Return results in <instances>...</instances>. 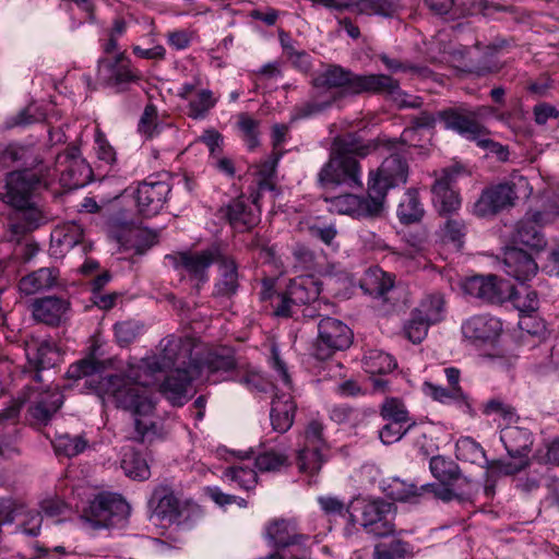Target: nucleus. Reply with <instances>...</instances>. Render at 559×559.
Instances as JSON below:
<instances>
[{"instance_id": "nucleus-1", "label": "nucleus", "mask_w": 559, "mask_h": 559, "mask_svg": "<svg viewBox=\"0 0 559 559\" xmlns=\"http://www.w3.org/2000/svg\"><path fill=\"white\" fill-rule=\"evenodd\" d=\"M91 388L103 400L117 408L129 412L133 417L131 440L151 443L160 436L157 423L156 401L140 383L126 374H108L90 381Z\"/></svg>"}, {"instance_id": "nucleus-2", "label": "nucleus", "mask_w": 559, "mask_h": 559, "mask_svg": "<svg viewBox=\"0 0 559 559\" xmlns=\"http://www.w3.org/2000/svg\"><path fill=\"white\" fill-rule=\"evenodd\" d=\"M349 521L359 524L374 538H386L396 533L397 507L383 498H356L347 507Z\"/></svg>"}, {"instance_id": "nucleus-3", "label": "nucleus", "mask_w": 559, "mask_h": 559, "mask_svg": "<svg viewBox=\"0 0 559 559\" xmlns=\"http://www.w3.org/2000/svg\"><path fill=\"white\" fill-rule=\"evenodd\" d=\"M152 514L162 522L181 524L198 520L202 515L199 504L185 500L181 501L174 488L167 483L155 486L148 500Z\"/></svg>"}, {"instance_id": "nucleus-4", "label": "nucleus", "mask_w": 559, "mask_h": 559, "mask_svg": "<svg viewBox=\"0 0 559 559\" xmlns=\"http://www.w3.org/2000/svg\"><path fill=\"white\" fill-rule=\"evenodd\" d=\"M430 471L439 484H429L435 498L444 502L464 500L472 496V484L463 477L459 465L451 459L442 455L432 456L429 464Z\"/></svg>"}, {"instance_id": "nucleus-5", "label": "nucleus", "mask_w": 559, "mask_h": 559, "mask_svg": "<svg viewBox=\"0 0 559 559\" xmlns=\"http://www.w3.org/2000/svg\"><path fill=\"white\" fill-rule=\"evenodd\" d=\"M129 515L130 506L126 499L110 491L96 493L82 512V518L97 528L123 526Z\"/></svg>"}, {"instance_id": "nucleus-6", "label": "nucleus", "mask_w": 559, "mask_h": 559, "mask_svg": "<svg viewBox=\"0 0 559 559\" xmlns=\"http://www.w3.org/2000/svg\"><path fill=\"white\" fill-rule=\"evenodd\" d=\"M501 441L511 457L510 461H492L491 466L504 475H515L530 466L528 454L533 445L532 432L522 427L509 426L501 431Z\"/></svg>"}, {"instance_id": "nucleus-7", "label": "nucleus", "mask_w": 559, "mask_h": 559, "mask_svg": "<svg viewBox=\"0 0 559 559\" xmlns=\"http://www.w3.org/2000/svg\"><path fill=\"white\" fill-rule=\"evenodd\" d=\"M409 164L402 153H392L385 157L374 171H370L368 188L384 207L390 189L397 188L407 182Z\"/></svg>"}, {"instance_id": "nucleus-8", "label": "nucleus", "mask_w": 559, "mask_h": 559, "mask_svg": "<svg viewBox=\"0 0 559 559\" xmlns=\"http://www.w3.org/2000/svg\"><path fill=\"white\" fill-rule=\"evenodd\" d=\"M318 334L313 343V356L319 360L332 358L337 352L348 349L354 341L352 329L342 320L323 317L317 324Z\"/></svg>"}, {"instance_id": "nucleus-9", "label": "nucleus", "mask_w": 559, "mask_h": 559, "mask_svg": "<svg viewBox=\"0 0 559 559\" xmlns=\"http://www.w3.org/2000/svg\"><path fill=\"white\" fill-rule=\"evenodd\" d=\"M223 251L218 245H212L201 251H181L168 254L176 270H183L189 277L197 281L198 290L209 281V269L217 263Z\"/></svg>"}, {"instance_id": "nucleus-10", "label": "nucleus", "mask_w": 559, "mask_h": 559, "mask_svg": "<svg viewBox=\"0 0 559 559\" xmlns=\"http://www.w3.org/2000/svg\"><path fill=\"white\" fill-rule=\"evenodd\" d=\"M322 188L361 187V167L357 158H345L330 150L329 160L318 174Z\"/></svg>"}, {"instance_id": "nucleus-11", "label": "nucleus", "mask_w": 559, "mask_h": 559, "mask_svg": "<svg viewBox=\"0 0 559 559\" xmlns=\"http://www.w3.org/2000/svg\"><path fill=\"white\" fill-rule=\"evenodd\" d=\"M323 201L328 204L330 213L348 215L354 218L379 217L384 210L369 188L366 195L345 193L336 197H324Z\"/></svg>"}, {"instance_id": "nucleus-12", "label": "nucleus", "mask_w": 559, "mask_h": 559, "mask_svg": "<svg viewBox=\"0 0 559 559\" xmlns=\"http://www.w3.org/2000/svg\"><path fill=\"white\" fill-rule=\"evenodd\" d=\"M217 214L235 233H251L261 222L260 206L245 194L221 206Z\"/></svg>"}, {"instance_id": "nucleus-13", "label": "nucleus", "mask_w": 559, "mask_h": 559, "mask_svg": "<svg viewBox=\"0 0 559 559\" xmlns=\"http://www.w3.org/2000/svg\"><path fill=\"white\" fill-rule=\"evenodd\" d=\"M518 200L513 182H500L486 187L473 205V214L480 218L493 217L514 206Z\"/></svg>"}, {"instance_id": "nucleus-14", "label": "nucleus", "mask_w": 559, "mask_h": 559, "mask_svg": "<svg viewBox=\"0 0 559 559\" xmlns=\"http://www.w3.org/2000/svg\"><path fill=\"white\" fill-rule=\"evenodd\" d=\"M160 358L147 359L144 365L152 373L162 371L164 368H191L192 345L189 341L174 335L167 336L160 342Z\"/></svg>"}, {"instance_id": "nucleus-15", "label": "nucleus", "mask_w": 559, "mask_h": 559, "mask_svg": "<svg viewBox=\"0 0 559 559\" xmlns=\"http://www.w3.org/2000/svg\"><path fill=\"white\" fill-rule=\"evenodd\" d=\"M480 108L469 110L465 107H450L438 112V119L444 128L455 131L467 140L476 141L481 134H490V131L479 120Z\"/></svg>"}, {"instance_id": "nucleus-16", "label": "nucleus", "mask_w": 559, "mask_h": 559, "mask_svg": "<svg viewBox=\"0 0 559 559\" xmlns=\"http://www.w3.org/2000/svg\"><path fill=\"white\" fill-rule=\"evenodd\" d=\"M40 182V176L34 170L11 171L5 177V192L0 193V200L12 207L28 204Z\"/></svg>"}, {"instance_id": "nucleus-17", "label": "nucleus", "mask_w": 559, "mask_h": 559, "mask_svg": "<svg viewBox=\"0 0 559 559\" xmlns=\"http://www.w3.org/2000/svg\"><path fill=\"white\" fill-rule=\"evenodd\" d=\"M466 294L489 304H502L509 299L512 284L497 275H475L463 284Z\"/></svg>"}, {"instance_id": "nucleus-18", "label": "nucleus", "mask_w": 559, "mask_h": 559, "mask_svg": "<svg viewBox=\"0 0 559 559\" xmlns=\"http://www.w3.org/2000/svg\"><path fill=\"white\" fill-rule=\"evenodd\" d=\"M171 188L166 181H142L133 192L138 214L148 218L164 207Z\"/></svg>"}, {"instance_id": "nucleus-19", "label": "nucleus", "mask_w": 559, "mask_h": 559, "mask_svg": "<svg viewBox=\"0 0 559 559\" xmlns=\"http://www.w3.org/2000/svg\"><path fill=\"white\" fill-rule=\"evenodd\" d=\"M501 332V321L489 314L474 316L462 325L464 337L475 345H491L499 338Z\"/></svg>"}, {"instance_id": "nucleus-20", "label": "nucleus", "mask_w": 559, "mask_h": 559, "mask_svg": "<svg viewBox=\"0 0 559 559\" xmlns=\"http://www.w3.org/2000/svg\"><path fill=\"white\" fill-rule=\"evenodd\" d=\"M455 174L443 169L431 187L433 203L441 216H451L461 207V198L454 189Z\"/></svg>"}, {"instance_id": "nucleus-21", "label": "nucleus", "mask_w": 559, "mask_h": 559, "mask_svg": "<svg viewBox=\"0 0 559 559\" xmlns=\"http://www.w3.org/2000/svg\"><path fill=\"white\" fill-rule=\"evenodd\" d=\"M70 310V300L58 296L36 298L32 304L34 319L49 326H59L66 322Z\"/></svg>"}, {"instance_id": "nucleus-22", "label": "nucleus", "mask_w": 559, "mask_h": 559, "mask_svg": "<svg viewBox=\"0 0 559 559\" xmlns=\"http://www.w3.org/2000/svg\"><path fill=\"white\" fill-rule=\"evenodd\" d=\"M265 538L278 551L292 546H301L308 540V535L301 534L295 522L285 519H274L265 527Z\"/></svg>"}, {"instance_id": "nucleus-23", "label": "nucleus", "mask_w": 559, "mask_h": 559, "mask_svg": "<svg viewBox=\"0 0 559 559\" xmlns=\"http://www.w3.org/2000/svg\"><path fill=\"white\" fill-rule=\"evenodd\" d=\"M99 64L110 72L106 83L117 93L126 92L129 84L139 83L142 80L140 70L132 66L131 60L123 52L118 53L114 60L102 59Z\"/></svg>"}, {"instance_id": "nucleus-24", "label": "nucleus", "mask_w": 559, "mask_h": 559, "mask_svg": "<svg viewBox=\"0 0 559 559\" xmlns=\"http://www.w3.org/2000/svg\"><path fill=\"white\" fill-rule=\"evenodd\" d=\"M358 74L337 64L329 66L316 76L312 84L317 88H340L344 96H357Z\"/></svg>"}, {"instance_id": "nucleus-25", "label": "nucleus", "mask_w": 559, "mask_h": 559, "mask_svg": "<svg viewBox=\"0 0 559 559\" xmlns=\"http://www.w3.org/2000/svg\"><path fill=\"white\" fill-rule=\"evenodd\" d=\"M190 369L191 368H175L159 384V392L174 406H182L190 399L189 389L193 381Z\"/></svg>"}, {"instance_id": "nucleus-26", "label": "nucleus", "mask_w": 559, "mask_h": 559, "mask_svg": "<svg viewBox=\"0 0 559 559\" xmlns=\"http://www.w3.org/2000/svg\"><path fill=\"white\" fill-rule=\"evenodd\" d=\"M361 94L380 95L391 100L403 95L400 81L384 73L358 74L357 95Z\"/></svg>"}, {"instance_id": "nucleus-27", "label": "nucleus", "mask_w": 559, "mask_h": 559, "mask_svg": "<svg viewBox=\"0 0 559 559\" xmlns=\"http://www.w3.org/2000/svg\"><path fill=\"white\" fill-rule=\"evenodd\" d=\"M502 262L504 272L519 282L530 281L538 271L534 258L515 246L506 248Z\"/></svg>"}, {"instance_id": "nucleus-28", "label": "nucleus", "mask_w": 559, "mask_h": 559, "mask_svg": "<svg viewBox=\"0 0 559 559\" xmlns=\"http://www.w3.org/2000/svg\"><path fill=\"white\" fill-rule=\"evenodd\" d=\"M63 404L58 391H45L27 408L28 420L34 427H46Z\"/></svg>"}, {"instance_id": "nucleus-29", "label": "nucleus", "mask_w": 559, "mask_h": 559, "mask_svg": "<svg viewBox=\"0 0 559 559\" xmlns=\"http://www.w3.org/2000/svg\"><path fill=\"white\" fill-rule=\"evenodd\" d=\"M217 264L219 278L214 284L212 296L214 298H231L240 287L238 264L231 255L224 253Z\"/></svg>"}, {"instance_id": "nucleus-30", "label": "nucleus", "mask_w": 559, "mask_h": 559, "mask_svg": "<svg viewBox=\"0 0 559 559\" xmlns=\"http://www.w3.org/2000/svg\"><path fill=\"white\" fill-rule=\"evenodd\" d=\"M200 368L209 378L213 377L214 381L225 380V374L237 368L235 352L228 347L210 350L202 359Z\"/></svg>"}, {"instance_id": "nucleus-31", "label": "nucleus", "mask_w": 559, "mask_h": 559, "mask_svg": "<svg viewBox=\"0 0 559 559\" xmlns=\"http://www.w3.org/2000/svg\"><path fill=\"white\" fill-rule=\"evenodd\" d=\"M379 146L377 140H364L357 133H345L334 138L331 151L345 158H364Z\"/></svg>"}, {"instance_id": "nucleus-32", "label": "nucleus", "mask_w": 559, "mask_h": 559, "mask_svg": "<svg viewBox=\"0 0 559 559\" xmlns=\"http://www.w3.org/2000/svg\"><path fill=\"white\" fill-rule=\"evenodd\" d=\"M296 402L289 393H276L271 403L270 419L274 431L285 433L295 420Z\"/></svg>"}, {"instance_id": "nucleus-33", "label": "nucleus", "mask_w": 559, "mask_h": 559, "mask_svg": "<svg viewBox=\"0 0 559 559\" xmlns=\"http://www.w3.org/2000/svg\"><path fill=\"white\" fill-rule=\"evenodd\" d=\"M59 354L56 346L48 342H33L26 348V358L28 369L35 371L33 379L41 381L40 371L55 366Z\"/></svg>"}, {"instance_id": "nucleus-34", "label": "nucleus", "mask_w": 559, "mask_h": 559, "mask_svg": "<svg viewBox=\"0 0 559 559\" xmlns=\"http://www.w3.org/2000/svg\"><path fill=\"white\" fill-rule=\"evenodd\" d=\"M13 209L15 211L10 216L9 229L15 236H24L38 228L44 222L43 212L34 200L28 201V204L13 206Z\"/></svg>"}, {"instance_id": "nucleus-35", "label": "nucleus", "mask_w": 559, "mask_h": 559, "mask_svg": "<svg viewBox=\"0 0 559 559\" xmlns=\"http://www.w3.org/2000/svg\"><path fill=\"white\" fill-rule=\"evenodd\" d=\"M538 223L534 219L533 214L527 212L525 216L520 219L512 235V241L515 245H523L534 251H542L547 245V241L540 231Z\"/></svg>"}, {"instance_id": "nucleus-36", "label": "nucleus", "mask_w": 559, "mask_h": 559, "mask_svg": "<svg viewBox=\"0 0 559 559\" xmlns=\"http://www.w3.org/2000/svg\"><path fill=\"white\" fill-rule=\"evenodd\" d=\"M59 276V270L56 267H40L23 276L19 282V289L25 295H34L57 286Z\"/></svg>"}, {"instance_id": "nucleus-37", "label": "nucleus", "mask_w": 559, "mask_h": 559, "mask_svg": "<svg viewBox=\"0 0 559 559\" xmlns=\"http://www.w3.org/2000/svg\"><path fill=\"white\" fill-rule=\"evenodd\" d=\"M395 276L383 271L379 266L369 267L361 281V289L373 297L386 299V294L393 289Z\"/></svg>"}, {"instance_id": "nucleus-38", "label": "nucleus", "mask_w": 559, "mask_h": 559, "mask_svg": "<svg viewBox=\"0 0 559 559\" xmlns=\"http://www.w3.org/2000/svg\"><path fill=\"white\" fill-rule=\"evenodd\" d=\"M285 289L290 297V301L297 305L299 309L317 299L320 294V287L312 276L293 278Z\"/></svg>"}, {"instance_id": "nucleus-39", "label": "nucleus", "mask_w": 559, "mask_h": 559, "mask_svg": "<svg viewBox=\"0 0 559 559\" xmlns=\"http://www.w3.org/2000/svg\"><path fill=\"white\" fill-rule=\"evenodd\" d=\"M328 452L329 450L321 448L300 445L296 451L298 471L309 476L317 475L328 461Z\"/></svg>"}, {"instance_id": "nucleus-40", "label": "nucleus", "mask_w": 559, "mask_h": 559, "mask_svg": "<svg viewBox=\"0 0 559 559\" xmlns=\"http://www.w3.org/2000/svg\"><path fill=\"white\" fill-rule=\"evenodd\" d=\"M396 215L403 225L419 223L423 219L425 209L420 202L417 189L409 188L406 190L397 205Z\"/></svg>"}, {"instance_id": "nucleus-41", "label": "nucleus", "mask_w": 559, "mask_h": 559, "mask_svg": "<svg viewBox=\"0 0 559 559\" xmlns=\"http://www.w3.org/2000/svg\"><path fill=\"white\" fill-rule=\"evenodd\" d=\"M92 174L85 160L72 154L68 166L61 173V181L70 189H78L90 182Z\"/></svg>"}, {"instance_id": "nucleus-42", "label": "nucleus", "mask_w": 559, "mask_h": 559, "mask_svg": "<svg viewBox=\"0 0 559 559\" xmlns=\"http://www.w3.org/2000/svg\"><path fill=\"white\" fill-rule=\"evenodd\" d=\"M429 488L433 487L426 484L418 486L396 478L389 485V496L395 501L417 503L420 498L430 493Z\"/></svg>"}, {"instance_id": "nucleus-43", "label": "nucleus", "mask_w": 559, "mask_h": 559, "mask_svg": "<svg viewBox=\"0 0 559 559\" xmlns=\"http://www.w3.org/2000/svg\"><path fill=\"white\" fill-rule=\"evenodd\" d=\"M413 310L431 324L439 323L445 316L444 296L438 292L427 294Z\"/></svg>"}, {"instance_id": "nucleus-44", "label": "nucleus", "mask_w": 559, "mask_h": 559, "mask_svg": "<svg viewBox=\"0 0 559 559\" xmlns=\"http://www.w3.org/2000/svg\"><path fill=\"white\" fill-rule=\"evenodd\" d=\"M255 467L262 472H280L290 466L289 456L284 449L264 448L254 459Z\"/></svg>"}, {"instance_id": "nucleus-45", "label": "nucleus", "mask_w": 559, "mask_h": 559, "mask_svg": "<svg viewBox=\"0 0 559 559\" xmlns=\"http://www.w3.org/2000/svg\"><path fill=\"white\" fill-rule=\"evenodd\" d=\"M236 118V128L241 140L249 151H254L260 146L261 121L252 117L249 112H239Z\"/></svg>"}, {"instance_id": "nucleus-46", "label": "nucleus", "mask_w": 559, "mask_h": 559, "mask_svg": "<svg viewBox=\"0 0 559 559\" xmlns=\"http://www.w3.org/2000/svg\"><path fill=\"white\" fill-rule=\"evenodd\" d=\"M362 365L366 372L371 376L385 374L397 367L395 359L390 354L379 349L368 350L364 355Z\"/></svg>"}, {"instance_id": "nucleus-47", "label": "nucleus", "mask_w": 559, "mask_h": 559, "mask_svg": "<svg viewBox=\"0 0 559 559\" xmlns=\"http://www.w3.org/2000/svg\"><path fill=\"white\" fill-rule=\"evenodd\" d=\"M400 9L399 0H357L352 10L359 14L392 17Z\"/></svg>"}, {"instance_id": "nucleus-48", "label": "nucleus", "mask_w": 559, "mask_h": 559, "mask_svg": "<svg viewBox=\"0 0 559 559\" xmlns=\"http://www.w3.org/2000/svg\"><path fill=\"white\" fill-rule=\"evenodd\" d=\"M455 455L457 460L463 462L477 465L486 463L488 467H495L486 460V454L481 445L471 437H464L457 440L455 444Z\"/></svg>"}, {"instance_id": "nucleus-49", "label": "nucleus", "mask_w": 559, "mask_h": 559, "mask_svg": "<svg viewBox=\"0 0 559 559\" xmlns=\"http://www.w3.org/2000/svg\"><path fill=\"white\" fill-rule=\"evenodd\" d=\"M379 414L385 421H394L401 425H408L413 421L405 403L400 397H385L379 406Z\"/></svg>"}, {"instance_id": "nucleus-50", "label": "nucleus", "mask_w": 559, "mask_h": 559, "mask_svg": "<svg viewBox=\"0 0 559 559\" xmlns=\"http://www.w3.org/2000/svg\"><path fill=\"white\" fill-rule=\"evenodd\" d=\"M121 468L124 474L135 480H146L151 476V469L146 460L138 451L130 450L123 454Z\"/></svg>"}, {"instance_id": "nucleus-51", "label": "nucleus", "mask_w": 559, "mask_h": 559, "mask_svg": "<svg viewBox=\"0 0 559 559\" xmlns=\"http://www.w3.org/2000/svg\"><path fill=\"white\" fill-rule=\"evenodd\" d=\"M447 219L441 226V239L444 243H451L460 250L464 245V238L467 233L465 222L460 217L445 216Z\"/></svg>"}, {"instance_id": "nucleus-52", "label": "nucleus", "mask_w": 559, "mask_h": 559, "mask_svg": "<svg viewBox=\"0 0 559 559\" xmlns=\"http://www.w3.org/2000/svg\"><path fill=\"white\" fill-rule=\"evenodd\" d=\"M413 556V546L403 539L394 538L389 545L379 543L373 548V559H405Z\"/></svg>"}, {"instance_id": "nucleus-53", "label": "nucleus", "mask_w": 559, "mask_h": 559, "mask_svg": "<svg viewBox=\"0 0 559 559\" xmlns=\"http://www.w3.org/2000/svg\"><path fill=\"white\" fill-rule=\"evenodd\" d=\"M52 447L57 455L73 457L86 449L87 440L82 436L62 433L55 438Z\"/></svg>"}, {"instance_id": "nucleus-54", "label": "nucleus", "mask_w": 559, "mask_h": 559, "mask_svg": "<svg viewBox=\"0 0 559 559\" xmlns=\"http://www.w3.org/2000/svg\"><path fill=\"white\" fill-rule=\"evenodd\" d=\"M217 98L210 90H200L195 96L189 100L188 117L198 120L207 116L210 110L215 107Z\"/></svg>"}, {"instance_id": "nucleus-55", "label": "nucleus", "mask_w": 559, "mask_h": 559, "mask_svg": "<svg viewBox=\"0 0 559 559\" xmlns=\"http://www.w3.org/2000/svg\"><path fill=\"white\" fill-rule=\"evenodd\" d=\"M444 374L449 384V389L456 394L461 400V408L463 412L474 417L476 415L472 400L467 393L464 392L461 386V371L455 367H448L444 369Z\"/></svg>"}, {"instance_id": "nucleus-56", "label": "nucleus", "mask_w": 559, "mask_h": 559, "mask_svg": "<svg viewBox=\"0 0 559 559\" xmlns=\"http://www.w3.org/2000/svg\"><path fill=\"white\" fill-rule=\"evenodd\" d=\"M430 325V322L412 310L409 319L403 325V335L413 344H420L426 338Z\"/></svg>"}, {"instance_id": "nucleus-57", "label": "nucleus", "mask_w": 559, "mask_h": 559, "mask_svg": "<svg viewBox=\"0 0 559 559\" xmlns=\"http://www.w3.org/2000/svg\"><path fill=\"white\" fill-rule=\"evenodd\" d=\"M224 476L246 490L254 488L258 483L257 472L247 466L227 467L224 472Z\"/></svg>"}, {"instance_id": "nucleus-58", "label": "nucleus", "mask_w": 559, "mask_h": 559, "mask_svg": "<svg viewBox=\"0 0 559 559\" xmlns=\"http://www.w3.org/2000/svg\"><path fill=\"white\" fill-rule=\"evenodd\" d=\"M100 368V361L96 360L94 357H86L70 365L66 374L68 379L80 380L97 373Z\"/></svg>"}, {"instance_id": "nucleus-59", "label": "nucleus", "mask_w": 559, "mask_h": 559, "mask_svg": "<svg viewBox=\"0 0 559 559\" xmlns=\"http://www.w3.org/2000/svg\"><path fill=\"white\" fill-rule=\"evenodd\" d=\"M324 426L321 421L312 419L308 423L302 435V443L300 445L316 447L330 450L324 438Z\"/></svg>"}, {"instance_id": "nucleus-60", "label": "nucleus", "mask_w": 559, "mask_h": 559, "mask_svg": "<svg viewBox=\"0 0 559 559\" xmlns=\"http://www.w3.org/2000/svg\"><path fill=\"white\" fill-rule=\"evenodd\" d=\"M28 153L27 147L14 143L0 147V170L10 168L20 162H25Z\"/></svg>"}, {"instance_id": "nucleus-61", "label": "nucleus", "mask_w": 559, "mask_h": 559, "mask_svg": "<svg viewBox=\"0 0 559 559\" xmlns=\"http://www.w3.org/2000/svg\"><path fill=\"white\" fill-rule=\"evenodd\" d=\"M534 219L538 223L539 227L555 222L559 217V192L549 197L539 211H534Z\"/></svg>"}, {"instance_id": "nucleus-62", "label": "nucleus", "mask_w": 559, "mask_h": 559, "mask_svg": "<svg viewBox=\"0 0 559 559\" xmlns=\"http://www.w3.org/2000/svg\"><path fill=\"white\" fill-rule=\"evenodd\" d=\"M423 391L426 395H428L436 402L442 404H448L452 402L461 407L460 397L456 394H454V392H452L449 388L435 384L430 381H425L423 383Z\"/></svg>"}, {"instance_id": "nucleus-63", "label": "nucleus", "mask_w": 559, "mask_h": 559, "mask_svg": "<svg viewBox=\"0 0 559 559\" xmlns=\"http://www.w3.org/2000/svg\"><path fill=\"white\" fill-rule=\"evenodd\" d=\"M115 336L120 346H128L140 335L141 325L136 321H122L114 326Z\"/></svg>"}, {"instance_id": "nucleus-64", "label": "nucleus", "mask_w": 559, "mask_h": 559, "mask_svg": "<svg viewBox=\"0 0 559 559\" xmlns=\"http://www.w3.org/2000/svg\"><path fill=\"white\" fill-rule=\"evenodd\" d=\"M292 254L296 265L302 270H314L318 265L317 253L305 243H296L293 247Z\"/></svg>"}]
</instances>
